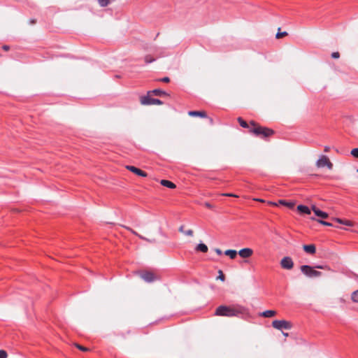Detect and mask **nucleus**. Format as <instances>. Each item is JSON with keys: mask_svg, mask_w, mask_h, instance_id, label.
<instances>
[{"mask_svg": "<svg viewBox=\"0 0 358 358\" xmlns=\"http://www.w3.org/2000/svg\"><path fill=\"white\" fill-rule=\"evenodd\" d=\"M178 230H179V231H180V232H181V233H183V234H184V231H185V230H184V226H183V225L180 226V227H179V229H178Z\"/></svg>", "mask_w": 358, "mask_h": 358, "instance_id": "a19ab883", "label": "nucleus"}, {"mask_svg": "<svg viewBox=\"0 0 358 358\" xmlns=\"http://www.w3.org/2000/svg\"><path fill=\"white\" fill-rule=\"evenodd\" d=\"M209 121H210V124H213V119H212V118H209Z\"/></svg>", "mask_w": 358, "mask_h": 358, "instance_id": "09e8293b", "label": "nucleus"}, {"mask_svg": "<svg viewBox=\"0 0 358 358\" xmlns=\"http://www.w3.org/2000/svg\"><path fill=\"white\" fill-rule=\"evenodd\" d=\"M217 278L222 281H224L225 280L224 275L223 274L222 271H219V276L217 277Z\"/></svg>", "mask_w": 358, "mask_h": 358, "instance_id": "cd10ccee", "label": "nucleus"}, {"mask_svg": "<svg viewBox=\"0 0 358 358\" xmlns=\"http://www.w3.org/2000/svg\"><path fill=\"white\" fill-rule=\"evenodd\" d=\"M30 23H31V24H35V23H36V20H30Z\"/></svg>", "mask_w": 358, "mask_h": 358, "instance_id": "de8ad7c7", "label": "nucleus"}, {"mask_svg": "<svg viewBox=\"0 0 358 358\" xmlns=\"http://www.w3.org/2000/svg\"><path fill=\"white\" fill-rule=\"evenodd\" d=\"M143 240H145L149 243H155V239H149L145 237V238H142Z\"/></svg>", "mask_w": 358, "mask_h": 358, "instance_id": "4c0bfd02", "label": "nucleus"}, {"mask_svg": "<svg viewBox=\"0 0 358 358\" xmlns=\"http://www.w3.org/2000/svg\"><path fill=\"white\" fill-rule=\"evenodd\" d=\"M270 204L271 205H273V206H276L277 204L275 203H273V202H269Z\"/></svg>", "mask_w": 358, "mask_h": 358, "instance_id": "8fccbe9b", "label": "nucleus"}, {"mask_svg": "<svg viewBox=\"0 0 358 358\" xmlns=\"http://www.w3.org/2000/svg\"><path fill=\"white\" fill-rule=\"evenodd\" d=\"M160 81L164 82V83H169V82H170V79L169 77H164L160 79Z\"/></svg>", "mask_w": 358, "mask_h": 358, "instance_id": "f704fd0d", "label": "nucleus"}, {"mask_svg": "<svg viewBox=\"0 0 358 358\" xmlns=\"http://www.w3.org/2000/svg\"><path fill=\"white\" fill-rule=\"evenodd\" d=\"M336 222L339 223V224H343V220L341 219V218H334V219Z\"/></svg>", "mask_w": 358, "mask_h": 358, "instance_id": "e433bc0d", "label": "nucleus"}, {"mask_svg": "<svg viewBox=\"0 0 358 358\" xmlns=\"http://www.w3.org/2000/svg\"><path fill=\"white\" fill-rule=\"evenodd\" d=\"M303 248L304 251L308 254L313 255L316 252V248L315 245L310 244V245H304L303 246Z\"/></svg>", "mask_w": 358, "mask_h": 358, "instance_id": "ddd939ff", "label": "nucleus"}, {"mask_svg": "<svg viewBox=\"0 0 358 358\" xmlns=\"http://www.w3.org/2000/svg\"><path fill=\"white\" fill-rule=\"evenodd\" d=\"M343 224L351 227L353 225L352 222L350 220H343Z\"/></svg>", "mask_w": 358, "mask_h": 358, "instance_id": "7c9ffc66", "label": "nucleus"}, {"mask_svg": "<svg viewBox=\"0 0 358 358\" xmlns=\"http://www.w3.org/2000/svg\"><path fill=\"white\" fill-rule=\"evenodd\" d=\"M188 115L193 117H206V113L204 111L191 110L188 112Z\"/></svg>", "mask_w": 358, "mask_h": 358, "instance_id": "4468645a", "label": "nucleus"}, {"mask_svg": "<svg viewBox=\"0 0 358 358\" xmlns=\"http://www.w3.org/2000/svg\"><path fill=\"white\" fill-rule=\"evenodd\" d=\"M127 169L139 176L146 177L148 176V174L145 171H143L135 166H127Z\"/></svg>", "mask_w": 358, "mask_h": 358, "instance_id": "1a4fd4ad", "label": "nucleus"}, {"mask_svg": "<svg viewBox=\"0 0 358 358\" xmlns=\"http://www.w3.org/2000/svg\"><path fill=\"white\" fill-rule=\"evenodd\" d=\"M316 166L319 168L327 166L329 169L333 167L332 163L329 161V158L325 155H322L316 162Z\"/></svg>", "mask_w": 358, "mask_h": 358, "instance_id": "423d86ee", "label": "nucleus"}, {"mask_svg": "<svg viewBox=\"0 0 358 358\" xmlns=\"http://www.w3.org/2000/svg\"><path fill=\"white\" fill-rule=\"evenodd\" d=\"M205 206L207 207L208 208H210V209L213 208V206L208 202L205 203Z\"/></svg>", "mask_w": 358, "mask_h": 358, "instance_id": "ea45409f", "label": "nucleus"}, {"mask_svg": "<svg viewBox=\"0 0 358 358\" xmlns=\"http://www.w3.org/2000/svg\"><path fill=\"white\" fill-rule=\"evenodd\" d=\"M357 277L358 278V275Z\"/></svg>", "mask_w": 358, "mask_h": 358, "instance_id": "864d4df0", "label": "nucleus"}, {"mask_svg": "<svg viewBox=\"0 0 358 358\" xmlns=\"http://www.w3.org/2000/svg\"><path fill=\"white\" fill-rule=\"evenodd\" d=\"M317 221L319 223H320L321 224L324 225V226H328V227H332L333 226V224L331 223L326 222V221H324V220H317Z\"/></svg>", "mask_w": 358, "mask_h": 358, "instance_id": "393cba45", "label": "nucleus"}, {"mask_svg": "<svg viewBox=\"0 0 358 358\" xmlns=\"http://www.w3.org/2000/svg\"><path fill=\"white\" fill-rule=\"evenodd\" d=\"M329 150H330V148H329V147H328V146H326V147L324 148V152H329Z\"/></svg>", "mask_w": 358, "mask_h": 358, "instance_id": "a18cd8bd", "label": "nucleus"}, {"mask_svg": "<svg viewBox=\"0 0 358 358\" xmlns=\"http://www.w3.org/2000/svg\"><path fill=\"white\" fill-rule=\"evenodd\" d=\"M215 252L218 255H221L222 254V252L220 249L219 248H215Z\"/></svg>", "mask_w": 358, "mask_h": 358, "instance_id": "58836bf2", "label": "nucleus"}, {"mask_svg": "<svg viewBox=\"0 0 358 358\" xmlns=\"http://www.w3.org/2000/svg\"><path fill=\"white\" fill-rule=\"evenodd\" d=\"M255 200L257 201H259V202H264V201L263 199H256Z\"/></svg>", "mask_w": 358, "mask_h": 358, "instance_id": "49530a36", "label": "nucleus"}, {"mask_svg": "<svg viewBox=\"0 0 358 358\" xmlns=\"http://www.w3.org/2000/svg\"><path fill=\"white\" fill-rule=\"evenodd\" d=\"M297 210L301 213H305L307 215L310 214V210L308 208V207L303 205H299L297 206Z\"/></svg>", "mask_w": 358, "mask_h": 358, "instance_id": "f3484780", "label": "nucleus"}, {"mask_svg": "<svg viewBox=\"0 0 358 358\" xmlns=\"http://www.w3.org/2000/svg\"><path fill=\"white\" fill-rule=\"evenodd\" d=\"M253 254V250L250 248H243L238 252V255L243 258H248Z\"/></svg>", "mask_w": 358, "mask_h": 358, "instance_id": "9b49d317", "label": "nucleus"}, {"mask_svg": "<svg viewBox=\"0 0 358 358\" xmlns=\"http://www.w3.org/2000/svg\"><path fill=\"white\" fill-rule=\"evenodd\" d=\"M351 299L353 302L358 303V289L352 293Z\"/></svg>", "mask_w": 358, "mask_h": 358, "instance_id": "aec40b11", "label": "nucleus"}, {"mask_svg": "<svg viewBox=\"0 0 358 358\" xmlns=\"http://www.w3.org/2000/svg\"><path fill=\"white\" fill-rule=\"evenodd\" d=\"M208 247L206 245H205L204 243H199L197 245V246L196 247V250L197 251H200V252H208Z\"/></svg>", "mask_w": 358, "mask_h": 358, "instance_id": "6ab92c4d", "label": "nucleus"}, {"mask_svg": "<svg viewBox=\"0 0 358 358\" xmlns=\"http://www.w3.org/2000/svg\"><path fill=\"white\" fill-rule=\"evenodd\" d=\"M238 122H239L240 125L243 128H248L249 125L248 124L243 120L241 117L238 118Z\"/></svg>", "mask_w": 358, "mask_h": 358, "instance_id": "412c9836", "label": "nucleus"}, {"mask_svg": "<svg viewBox=\"0 0 358 358\" xmlns=\"http://www.w3.org/2000/svg\"><path fill=\"white\" fill-rule=\"evenodd\" d=\"M148 94H154L155 96H169V94L165 91L161 90L159 89H155L154 90L150 91L148 92Z\"/></svg>", "mask_w": 358, "mask_h": 358, "instance_id": "f8f14e48", "label": "nucleus"}, {"mask_svg": "<svg viewBox=\"0 0 358 358\" xmlns=\"http://www.w3.org/2000/svg\"><path fill=\"white\" fill-rule=\"evenodd\" d=\"M283 335H284L285 336H288V334H287V333H283Z\"/></svg>", "mask_w": 358, "mask_h": 358, "instance_id": "3c124183", "label": "nucleus"}, {"mask_svg": "<svg viewBox=\"0 0 358 358\" xmlns=\"http://www.w3.org/2000/svg\"><path fill=\"white\" fill-rule=\"evenodd\" d=\"M3 49L4 50L7 51V50H8L10 49V47L8 45H5L3 46Z\"/></svg>", "mask_w": 358, "mask_h": 358, "instance_id": "37998d69", "label": "nucleus"}, {"mask_svg": "<svg viewBox=\"0 0 358 358\" xmlns=\"http://www.w3.org/2000/svg\"><path fill=\"white\" fill-rule=\"evenodd\" d=\"M7 353L5 350H0V358H6Z\"/></svg>", "mask_w": 358, "mask_h": 358, "instance_id": "c756f323", "label": "nucleus"}, {"mask_svg": "<svg viewBox=\"0 0 358 358\" xmlns=\"http://www.w3.org/2000/svg\"><path fill=\"white\" fill-rule=\"evenodd\" d=\"M250 124L252 125L253 127L250 129V132L254 134L257 136L266 138L271 136L274 133L273 130L266 127L258 126L253 121L250 122Z\"/></svg>", "mask_w": 358, "mask_h": 358, "instance_id": "f03ea898", "label": "nucleus"}, {"mask_svg": "<svg viewBox=\"0 0 358 358\" xmlns=\"http://www.w3.org/2000/svg\"><path fill=\"white\" fill-rule=\"evenodd\" d=\"M76 347H77L79 350H82V351H87V348H85V347H83V346H82V345H78V344H76Z\"/></svg>", "mask_w": 358, "mask_h": 358, "instance_id": "72a5a7b5", "label": "nucleus"}, {"mask_svg": "<svg viewBox=\"0 0 358 358\" xmlns=\"http://www.w3.org/2000/svg\"><path fill=\"white\" fill-rule=\"evenodd\" d=\"M301 272L309 278H316L322 275L320 271L315 270L312 266L308 265H303L301 266Z\"/></svg>", "mask_w": 358, "mask_h": 358, "instance_id": "7ed1b4c3", "label": "nucleus"}, {"mask_svg": "<svg viewBox=\"0 0 358 358\" xmlns=\"http://www.w3.org/2000/svg\"><path fill=\"white\" fill-rule=\"evenodd\" d=\"M127 230H129V231H131L133 234L137 236L138 238H140L141 239V238H145L144 236L138 234L136 231H135L134 230H133L132 229H131L130 227H124Z\"/></svg>", "mask_w": 358, "mask_h": 358, "instance_id": "5701e85b", "label": "nucleus"}, {"mask_svg": "<svg viewBox=\"0 0 358 358\" xmlns=\"http://www.w3.org/2000/svg\"><path fill=\"white\" fill-rule=\"evenodd\" d=\"M160 184L170 189H174L176 187V185L173 182L167 180H162L160 181Z\"/></svg>", "mask_w": 358, "mask_h": 358, "instance_id": "2eb2a0df", "label": "nucleus"}, {"mask_svg": "<svg viewBox=\"0 0 358 358\" xmlns=\"http://www.w3.org/2000/svg\"><path fill=\"white\" fill-rule=\"evenodd\" d=\"M272 326L279 330L290 329L292 328V324L286 320H274L272 322Z\"/></svg>", "mask_w": 358, "mask_h": 358, "instance_id": "39448f33", "label": "nucleus"}, {"mask_svg": "<svg viewBox=\"0 0 358 358\" xmlns=\"http://www.w3.org/2000/svg\"><path fill=\"white\" fill-rule=\"evenodd\" d=\"M315 268H320V269H328V270H329V268L327 266L317 265V266H315Z\"/></svg>", "mask_w": 358, "mask_h": 358, "instance_id": "473e14b6", "label": "nucleus"}, {"mask_svg": "<svg viewBox=\"0 0 358 358\" xmlns=\"http://www.w3.org/2000/svg\"><path fill=\"white\" fill-rule=\"evenodd\" d=\"M276 315V312L275 310H268L266 311H264L261 313H259L260 316L264 317H274Z\"/></svg>", "mask_w": 358, "mask_h": 358, "instance_id": "dca6fc26", "label": "nucleus"}, {"mask_svg": "<svg viewBox=\"0 0 358 358\" xmlns=\"http://www.w3.org/2000/svg\"><path fill=\"white\" fill-rule=\"evenodd\" d=\"M312 210L314 212L315 215L319 217L326 219L329 217L328 213L320 210L315 206H312Z\"/></svg>", "mask_w": 358, "mask_h": 358, "instance_id": "9d476101", "label": "nucleus"}, {"mask_svg": "<svg viewBox=\"0 0 358 358\" xmlns=\"http://www.w3.org/2000/svg\"><path fill=\"white\" fill-rule=\"evenodd\" d=\"M155 61V59L152 58L150 55H146L145 57V62L147 64L152 63Z\"/></svg>", "mask_w": 358, "mask_h": 358, "instance_id": "b1692460", "label": "nucleus"}, {"mask_svg": "<svg viewBox=\"0 0 358 358\" xmlns=\"http://www.w3.org/2000/svg\"><path fill=\"white\" fill-rule=\"evenodd\" d=\"M142 279H143L147 282H152L155 281V275L149 271H146L141 275Z\"/></svg>", "mask_w": 358, "mask_h": 358, "instance_id": "6e6552de", "label": "nucleus"}, {"mask_svg": "<svg viewBox=\"0 0 358 358\" xmlns=\"http://www.w3.org/2000/svg\"><path fill=\"white\" fill-rule=\"evenodd\" d=\"M110 2V0H98V3L101 7L107 6Z\"/></svg>", "mask_w": 358, "mask_h": 358, "instance_id": "4be33fe9", "label": "nucleus"}, {"mask_svg": "<svg viewBox=\"0 0 358 358\" xmlns=\"http://www.w3.org/2000/svg\"><path fill=\"white\" fill-rule=\"evenodd\" d=\"M215 315L226 317H243L248 315V310L245 307L236 305L233 306H220L215 310Z\"/></svg>", "mask_w": 358, "mask_h": 358, "instance_id": "f257e3e1", "label": "nucleus"}, {"mask_svg": "<svg viewBox=\"0 0 358 358\" xmlns=\"http://www.w3.org/2000/svg\"><path fill=\"white\" fill-rule=\"evenodd\" d=\"M193 231L192 229H189L184 231V234L188 236H193Z\"/></svg>", "mask_w": 358, "mask_h": 358, "instance_id": "c85d7f7f", "label": "nucleus"}, {"mask_svg": "<svg viewBox=\"0 0 358 358\" xmlns=\"http://www.w3.org/2000/svg\"><path fill=\"white\" fill-rule=\"evenodd\" d=\"M285 206H288V207H289V208H292V207L294 206V204H293V203H287V202H286V204H285Z\"/></svg>", "mask_w": 358, "mask_h": 358, "instance_id": "79ce46f5", "label": "nucleus"}, {"mask_svg": "<svg viewBox=\"0 0 358 358\" xmlns=\"http://www.w3.org/2000/svg\"><path fill=\"white\" fill-rule=\"evenodd\" d=\"M279 203L282 204V205H285L286 204V201L285 200H280Z\"/></svg>", "mask_w": 358, "mask_h": 358, "instance_id": "c03bdc74", "label": "nucleus"}, {"mask_svg": "<svg viewBox=\"0 0 358 358\" xmlns=\"http://www.w3.org/2000/svg\"><path fill=\"white\" fill-rule=\"evenodd\" d=\"M150 94H148L147 96H143L141 98V103L142 105H162L163 102L158 99L155 98H151L150 96Z\"/></svg>", "mask_w": 358, "mask_h": 358, "instance_id": "20e7f679", "label": "nucleus"}, {"mask_svg": "<svg viewBox=\"0 0 358 358\" xmlns=\"http://www.w3.org/2000/svg\"><path fill=\"white\" fill-rule=\"evenodd\" d=\"M280 266L285 269H292L294 266V262L289 257H285L281 259Z\"/></svg>", "mask_w": 358, "mask_h": 358, "instance_id": "0eeeda50", "label": "nucleus"}, {"mask_svg": "<svg viewBox=\"0 0 358 358\" xmlns=\"http://www.w3.org/2000/svg\"><path fill=\"white\" fill-rule=\"evenodd\" d=\"M351 155L356 157V158H358V148H354L351 150Z\"/></svg>", "mask_w": 358, "mask_h": 358, "instance_id": "bb28decb", "label": "nucleus"}, {"mask_svg": "<svg viewBox=\"0 0 358 358\" xmlns=\"http://www.w3.org/2000/svg\"><path fill=\"white\" fill-rule=\"evenodd\" d=\"M331 57L334 58V59H338L340 57V54L339 52H334L331 54Z\"/></svg>", "mask_w": 358, "mask_h": 358, "instance_id": "2f4dec72", "label": "nucleus"}, {"mask_svg": "<svg viewBox=\"0 0 358 358\" xmlns=\"http://www.w3.org/2000/svg\"><path fill=\"white\" fill-rule=\"evenodd\" d=\"M357 172H358V169H357Z\"/></svg>", "mask_w": 358, "mask_h": 358, "instance_id": "603ef678", "label": "nucleus"}, {"mask_svg": "<svg viewBox=\"0 0 358 358\" xmlns=\"http://www.w3.org/2000/svg\"><path fill=\"white\" fill-rule=\"evenodd\" d=\"M287 32H286V31H283V32H278V33L276 34L275 37H276V38H282V37H283V36H287Z\"/></svg>", "mask_w": 358, "mask_h": 358, "instance_id": "a878e982", "label": "nucleus"}, {"mask_svg": "<svg viewBox=\"0 0 358 358\" xmlns=\"http://www.w3.org/2000/svg\"><path fill=\"white\" fill-rule=\"evenodd\" d=\"M224 255L234 259L236 257L237 252L235 250H227L224 252Z\"/></svg>", "mask_w": 358, "mask_h": 358, "instance_id": "a211bd4d", "label": "nucleus"}, {"mask_svg": "<svg viewBox=\"0 0 358 358\" xmlns=\"http://www.w3.org/2000/svg\"><path fill=\"white\" fill-rule=\"evenodd\" d=\"M222 195L225 196H234V197H237L238 196H236L235 194H229V193L222 194Z\"/></svg>", "mask_w": 358, "mask_h": 358, "instance_id": "c9c22d12", "label": "nucleus"}]
</instances>
